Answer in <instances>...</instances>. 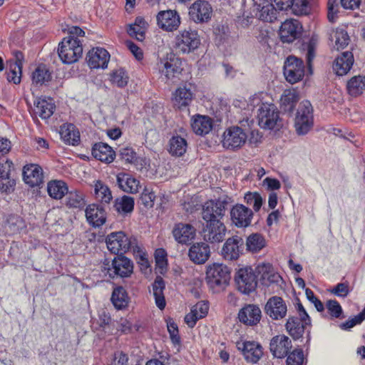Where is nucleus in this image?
Listing matches in <instances>:
<instances>
[{
  "instance_id": "obj_60",
  "label": "nucleus",
  "mask_w": 365,
  "mask_h": 365,
  "mask_svg": "<svg viewBox=\"0 0 365 365\" xmlns=\"http://www.w3.org/2000/svg\"><path fill=\"white\" fill-rule=\"evenodd\" d=\"M146 29L141 28L135 25H130L128 29V34L131 37H135L137 40L142 41L145 38Z\"/></svg>"
},
{
  "instance_id": "obj_36",
  "label": "nucleus",
  "mask_w": 365,
  "mask_h": 365,
  "mask_svg": "<svg viewBox=\"0 0 365 365\" xmlns=\"http://www.w3.org/2000/svg\"><path fill=\"white\" fill-rule=\"evenodd\" d=\"M60 135L63 140L72 145L80 141V133L73 124H64L61 127Z\"/></svg>"
},
{
  "instance_id": "obj_4",
  "label": "nucleus",
  "mask_w": 365,
  "mask_h": 365,
  "mask_svg": "<svg viewBox=\"0 0 365 365\" xmlns=\"http://www.w3.org/2000/svg\"><path fill=\"white\" fill-rule=\"evenodd\" d=\"M58 53L63 63H73L82 56V42L77 38L66 37L58 45Z\"/></svg>"
},
{
  "instance_id": "obj_21",
  "label": "nucleus",
  "mask_w": 365,
  "mask_h": 365,
  "mask_svg": "<svg viewBox=\"0 0 365 365\" xmlns=\"http://www.w3.org/2000/svg\"><path fill=\"white\" fill-rule=\"evenodd\" d=\"M292 346L291 340L285 335H277L272 338L269 343L271 353L279 359L286 356Z\"/></svg>"
},
{
  "instance_id": "obj_58",
  "label": "nucleus",
  "mask_w": 365,
  "mask_h": 365,
  "mask_svg": "<svg viewBox=\"0 0 365 365\" xmlns=\"http://www.w3.org/2000/svg\"><path fill=\"white\" fill-rule=\"evenodd\" d=\"M155 198L154 192L147 188L144 189L140 196V200L146 207H152L153 206Z\"/></svg>"
},
{
  "instance_id": "obj_42",
  "label": "nucleus",
  "mask_w": 365,
  "mask_h": 365,
  "mask_svg": "<svg viewBox=\"0 0 365 365\" xmlns=\"http://www.w3.org/2000/svg\"><path fill=\"white\" fill-rule=\"evenodd\" d=\"M348 93L352 96H358L365 91V76H355L352 77L346 85Z\"/></svg>"
},
{
  "instance_id": "obj_48",
  "label": "nucleus",
  "mask_w": 365,
  "mask_h": 365,
  "mask_svg": "<svg viewBox=\"0 0 365 365\" xmlns=\"http://www.w3.org/2000/svg\"><path fill=\"white\" fill-rule=\"evenodd\" d=\"M111 301L114 307L118 309H123L128 305V297L126 291L122 287H118L113 291Z\"/></svg>"
},
{
  "instance_id": "obj_11",
  "label": "nucleus",
  "mask_w": 365,
  "mask_h": 365,
  "mask_svg": "<svg viewBox=\"0 0 365 365\" xmlns=\"http://www.w3.org/2000/svg\"><path fill=\"white\" fill-rule=\"evenodd\" d=\"M284 75L286 80L291 83L301 81L304 75L303 61L295 56H289L284 62Z\"/></svg>"
},
{
  "instance_id": "obj_15",
  "label": "nucleus",
  "mask_w": 365,
  "mask_h": 365,
  "mask_svg": "<svg viewBox=\"0 0 365 365\" xmlns=\"http://www.w3.org/2000/svg\"><path fill=\"white\" fill-rule=\"evenodd\" d=\"M181 60L171 54L170 57L160 59L158 66L162 75L168 80H172L179 75L182 71Z\"/></svg>"
},
{
  "instance_id": "obj_25",
  "label": "nucleus",
  "mask_w": 365,
  "mask_h": 365,
  "mask_svg": "<svg viewBox=\"0 0 365 365\" xmlns=\"http://www.w3.org/2000/svg\"><path fill=\"white\" fill-rule=\"evenodd\" d=\"M110 271L113 272L115 275L120 277H128L133 271V263L128 257L118 255L112 261V268Z\"/></svg>"
},
{
  "instance_id": "obj_12",
  "label": "nucleus",
  "mask_w": 365,
  "mask_h": 365,
  "mask_svg": "<svg viewBox=\"0 0 365 365\" xmlns=\"http://www.w3.org/2000/svg\"><path fill=\"white\" fill-rule=\"evenodd\" d=\"M236 347L242 352L246 361L250 363H257L263 354L262 346L254 341H238Z\"/></svg>"
},
{
  "instance_id": "obj_57",
  "label": "nucleus",
  "mask_w": 365,
  "mask_h": 365,
  "mask_svg": "<svg viewBox=\"0 0 365 365\" xmlns=\"http://www.w3.org/2000/svg\"><path fill=\"white\" fill-rule=\"evenodd\" d=\"M13 168V163L9 160H0V179H8Z\"/></svg>"
},
{
  "instance_id": "obj_24",
  "label": "nucleus",
  "mask_w": 365,
  "mask_h": 365,
  "mask_svg": "<svg viewBox=\"0 0 365 365\" xmlns=\"http://www.w3.org/2000/svg\"><path fill=\"white\" fill-rule=\"evenodd\" d=\"M261 317V309L255 304H247L238 313L240 322L249 326H254L259 323Z\"/></svg>"
},
{
  "instance_id": "obj_9",
  "label": "nucleus",
  "mask_w": 365,
  "mask_h": 365,
  "mask_svg": "<svg viewBox=\"0 0 365 365\" xmlns=\"http://www.w3.org/2000/svg\"><path fill=\"white\" fill-rule=\"evenodd\" d=\"M237 289L245 294L254 292L257 287V276L251 267L240 268L235 274Z\"/></svg>"
},
{
  "instance_id": "obj_46",
  "label": "nucleus",
  "mask_w": 365,
  "mask_h": 365,
  "mask_svg": "<svg viewBox=\"0 0 365 365\" xmlns=\"http://www.w3.org/2000/svg\"><path fill=\"white\" fill-rule=\"evenodd\" d=\"M94 191L96 197L103 203H110L113 199L110 188L101 180L95 182Z\"/></svg>"
},
{
  "instance_id": "obj_3",
  "label": "nucleus",
  "mask_w": 365,
  "mask_h": 365,
  "mask_svg": "<svg viewBox=\"0 0 365 365\" xmlns=\"http://www.w3.org/2000/svg\"><path fill=\"white\" fill-rule=\"evenodd\" d=\"M230 279V272L226 265L214 263L207 267L206 282L214 292L223 290L228 284Z\"/></svg>"
},
{
  "instance_id": "obj_13",
  "label": "nucleus",
  "mask_w": 365,
  "mask_h": 365,
  "mask_svg": "<svg viewBox=\"0 0 365 365\" xmlns=\"http://www.w3.org/2000/svg\"><path fill=\"white\" fill-rule=\"evenodd\" d=\"M264 312L272 320H281L287 315V306L282 297L273 296L267 300Z\"/></svg>"
},
{
  "instance_id": "obj_18",
  "label": "nucleus",
  "mask_w": 365,
  "mask_h": 365,
  "mask_svg": "<svg viewBox=\"0 0 365 365\" xmlns=\"http://www.w3.org/2000/svg\"><path fill=\"white\" fill-rule=\"evenodd\" d=\"M252 14L259 19L272 22L277 19V11L267 0H259V2H255L252 9Z\"/></svg>"
},
{
  "instance_id": "obj_7",
  "label": "nucleus",
  "mask_w": 365,
  "mask_h": 365,
  "mask_svg": "<svg viewBox=\"0 0 365 365\" xmlns=\"http://www.w3.org/2000/svg\"><path fill=\"white\" fill-rule=\"evenodd\" d=\"M247 135L240 126L233 125L225 129L222 134L223 148L235 150L242 148L246 143Z\"/></svg>"
},
{
  "instance_id": "obj_47",
  "label": "nucleus",
  "mask_w": 365,
  "mask_h": 365,
  "mask_svg": "<svg viewBox=\"0 0 365 365\" xmlns=\"http://www.w3.org/2000/svg\"><path fill=\"white\" fill-rule=\"evenodd\" d=\"M66 205L71 208H81L85 205L84 195L78 190L68 191Z\"/></svg>"
},
{
  "instance_id": "obj_1",
  "label": "nucleus",
  "mask_w": 365,
  "mask_h": 365,
  "mask_svg": "<svg viewBox=\"0 0 365 365\" xmlns=\"http://www.w3.org/2000/svg\"><path fill=\"white\" fill-rule=\"evenodd\" d=\"M106 245L108 249L114 254L131 250L142 267H149L147 255L143 249L138 245L135 237L128 236L123 232H112L107 236Z\"/></svg>"
},
{
  "instance_id": "obj_5",
  "label": "nucleus",
  "mask_w": 365,
  "mask_h": 365,
  "mask_svg": "<svg viewBox=\"0 0 365 365\" xmlns=\"http://www.w3.org/2000/svg\"><path fill=\"white\" fill-rule=\"evenodd\" d=\"M313 108L308 101H302L297 111L294 127L299 135L307 134L313 127Z\"/></svg>"
},
{
  "instance_id": "obj_22",
  "label": "nucleus",
  "mask_w": 365,
  "mask_h": 365,
  "mask_svg": "<svg viewBox=\"0 0 365 365\" xmlns=\"http://www.w3.org/2000/svg\"><path fill=\"white\" fill-rule=\"evenodd\" d=\"M195 93L191 89V85L179 86L173 94V102L175 107L182 109L187 107L192 101Z\"/></svg>"
},
{
  "instance_id": "obj_59",
  "label": "nucleus",
  "mask_w": 365,
  "mask_h": 365,
  "mask_svg": "<svg viewBox=\"0 0 365 365\" xmlns=\"http://www.w3.org/2000/svg\"><path fill=\"white\" fill-rule=\"evenodd\" d=\"M330 292L339 297H346L349 293V287L348 283H339Z\"/></svg>"
},
{
  "instance_id": "obj_34",
  "label": "nucleus",
  "mask_w": 365,
  "mask_h": 365,
  "mask_svg": "<svg viewBox=\"0 0 365 365\" xmlns=\"http://www.w3.org/2000/svg\"><path fill=\"white\" fill-rule=\"evenodd\" d=\"M118 187L126 192L136 193L138 192L140 182L135 178L126 173H119L117 175Z\"/></svg>"
},
{
  "instance_id": "obj_41",
  "label": "nucleus",
  "mask_w": 365,
  "mask_h": 365,
  "mask_svg": "<svg viewBox=\"0 0 365 365\" xmlns=\"http://www.w3.org/2000/svg\"><path fill=\"white\" fill-rule=\"evenodd\" d=\"M113 207L118 213L123 215L131 213L134 208V199L127 195L116 198Z\"/></svg>"
},
{
  "instance_id": "obj_10",
  "label": "nucleus",
  "mask_w": 365,
  "mask_h": 365,
  "mask_svg": "<svg viewBox=\"0 0 365 365\" xmlns=\"http://www.w3.org/2000/svg\"><path fill=\"white\" fill-rule=\"evenodd\" d=\"M227 228L222 220L203 224L202 233L205 242L211 244L220 243L224 240Z\"/></svg>"
},
{
  "instance_id": "obj_23",
  "label": "nucleus",
  "mask_w": 365,
  "mask_h": 365,
  "mask_svg": "<svg viewBox=\"0 0 365 365\" xmlns=\"http://www.w3.org/2000/svg\"><path fill=\"white\" fill-rule=\"evenodd\" d=\"M110 58L108 52L103 48H92L87 55V62L91 68H106Z\"/></svg>"
},
{
  "instance_id": "obj_50",
  "label": "nucleus",
  "mask_w": 365,
  "mask_h": 365,
  "mask_svg": "<svg viewBox=\"0 0 365 365\" xmlns=\"http://www.w3.org/2000/svg\"><path fill=\"white\" fill-rule=\"evenodd\" d=\"M51 79V73L44 66H38L32 74V81L36 85H43Z\"/></svg>"
},
{
  "instance_id": "obj_30",
  "label": "nucleus",
  "mask_w": 365,
  "mask_h": 365,
  "mask_svg": "<svg viewBox=\"0 0 365 365\" xmlns=\"http://www.w3.org/2000/svg\"><path fill=\"white\" fill-rule=\"evenodd\" d=\"M175 240L180 244H187L195 237V229L189 224L179 223L173 230Z\"/></svg>"
},
{
  "instance_id": "obj_43",
  "label": "nucleus",
  "mask_w": 365,
  "mask_h": 365,
  "mask_svg": "<svg viewBox=\"0 0 365 365\" xmlns=\"http://www.w3.org/2000/svg\"><path fill=\"white\" fill-rule=\"evenodd\" d=\"M187 141L179 136H173L169 141V153L172 155L182 156L187 150Z\"/></svg>"
},
{
  "instance_id": "obj_61",
  "label": "nucleus",
  "mask_w": 365,
  "mask_h": 365,
  "mask_svg": "<svg viewBox=\"0 0 365 365\" xmlns=\"http://www.w3.org/2000/svg\"><path fill=\"white\" fill-rule=\"evenodd\" d=\"M327 307L332 317L338 318L342 313V309L336 300H329L327 302Z\"/></svg>"
},
{
  "instance_id": "obj_62",
  "label": "nucleus",
  "mask_w": 365,
  "mask_h": 365,
  "mask_svg": "<svg viewBox=\"0 0 365 365\" xmlns=\"http://www.w3.org/2000/svg\"><path fill=\"white\" fill-rule=\"evenodd\" d=\"M339 5L337 4V0H328L327 2V9L328 14L327 17L329 21L334 22L336 18V14L338 12Z\"/></svg>"
},
{
  "instance_id": "obj_26",
  "label": "nucleus",
  "mask_w": 365,
  "mask_h": 365,
  "mask_svg": "<svg viewBox=\"0 0 365 365\" xmlns=\"http://www.w3.org/2000/svg\"><path fill=\"white\" fill-rule=\"evenodd\" d=\"M23 178L30 187H37L43 182L42 168L36 164L26 165L23 169Z\"/></svg>"
},
{
  "instance_id": "obj_32",
  "label": "nucleus",
  "mask_w": 365,
  "mask_h": 365,
  "mask_svg": "<svg viewBox=\"0 0 365 365\" xmlns=\"http://www.w3.org/2000/svg\"><path fill=\"white\" fill-rule=\"evenodd\" d=\"M92 155L96 159L106 163H112L115 157L113 148L104 143H96L92 148Z\"/></svg>"
},
{
  "instance_id": "obj_17",
  "label": "nucleus",
  "mask_w": 365,
  "mask_h": 365,
  "mask_svg": "<svg viewBox=\"0 0 365 365\" xmlns=\"http://www.w3.org/2000/svg\"><path fill=\"white\" fill-rule=\"evenodd\" d=\"M231 220L237 227H248L252 220V211L241 204L233 206L230 211Z\"/></svg>"
},
{
  "instance_id": "obj_19",
  "label": "nucleus",
  "mask_w": 365,
  "mask_h": 365,
  "mask_svg": "<svg viewBox=\"0 0 365 365\" xmlns=\"http://www.w3.org/2000/svg\"><path fill=\"white\" fill-rule=\"evenodd\" d=\"M158 26L167 31L177 30L180 24V18L176 11H162L157 15Z\"/></svg>"
},
{
  "instance_id": "obj_39",
  "label": "nucleus",
  "mask_w": 365,
  "mask_h": 365,
  "mask_svg": "<svg viewBox=\"0 0 365 365\" xmlns=\"http://www.w3.org/2000/svg\"><path fill=\"white\" fill-rule=\"evenodd\" d=\"M47 191L51 197L60 200L68 192V187L62 180H52L47 185Z\"/></svg>"
},
{
  "instance_id": "obj_53",
  "label": "nucleus",
  "mask_w": 365,
  "mask_h": 365,
  "mask_svg": "<svg viewBox=\"0 0 365 365\" xmlns=\"http://www.w3.org/2000/svg\"><path fill=\"white\" fill-rule=\"evenodd\" d=\"M246 203L252 206L254 210L257 212L262 207L263 200L262 196L257 192H248L245 195Z\"/></svg>"
},
{
  "instance_id": "obj_14",
  "label": "nucleus",
  "mask_w": 365,
  "mask_h": 365,
  "mask_svg": "<svg viewBox=\"0 0 365 365\" xmlns=\"http://www.w3.org/2000/svg\"><path fill=\"white\" fill-rule=\"evenodd\" d=\"M244 240L237 235L229 237L222 248V255L227 260H236L242 254Z\"/></svg>"
},
{
  "instance_id": "obj_56",
  "label": "nucleus",
  "mask_w": 365,
  "mask_h": 365,
  "mask_svg": "<svg viewBox=\"0 0 365 365\" xmlns=\"http://www.w3.org/2000/svg\"><path fill=\"white\" fill-rule=\"evenodd\" d=\"M364 320H365V307L358 315L342 323L341 328L343 329H349L356 324H361Z\"/></svg>"
},
{
  "instance_id": "obj_54",
  "label": "nucleus",
  "mask_w": 365,
  "mask_h": 365,
  "mask_svg": "<svg viewBox=\"0 0 365 365\" xmlns=\"http://www.w3.org/2000/svg\"><path fill=\"white\" fill-rule=\"evenodd\" d=\"M22 67H19L18 64H10L9 71L7 73V79L9 82L18 84L21 81Z\"/></svg>"
},
{
  "instance_id": "obj_35",
  "label": "nucleus",
  "mask_w": 365,
  "mask_h": 365,
  "mask_svg": "<svg viewBox=\"0 0 365 365\" xmlns=\"http://www.w3.org/2000/svg\"><path fill=\"white\" fill-rule=\"evenodd\" d=\"M299 101V96L294 89H287L281 96V108L287 113L292 112L297 102Z\"/></svg>"
},
{
  "instance_id": "obj_31",
  "label": "nucleus",
  "mask_w": 365,
  "mask_h": 365,
  "mask_svg": "<svg viewBox=\"0 0 365 365\" xmlns=\"http://www.w3.org/2000/svg\"><path fill=\"white\" fill-rule=\"evenodd\" d=\"M191 127L197 135H204L212 130V120L209 116L197 114L191 118Z\"/></svg>"
},
{
  "instance_id": "obj_20",
  "label": "nucleus",
  "mask_w": 365,
  "mask_h": 365,
  "mask_svg": "<svg viewBox=\"0 0 365 365\" xmlns=\"http://www.w3.org/2000/svg\"><path fill=\"white\" fill-rule=\"evenodd\" d=\"M211 14L212 7L206 1H196L189 9L190 17L196 23L207 21L211 17Z\"/></svg>"
},
{
  "instance_id": "obj_52",
  "label": "nucleus",
  "mask_w": 365,
  "mask_h": 365,
  "mask_svg": "<svg viewBox=\"0 0 365 365\" xmlns=\"http://www.w3.org/2000/svg\"><path fill=\"white\" fill-rule=\"evenodd\" d=\"M272 269V267L269 263H262L257 266V270L262 274L263 279L267 278L270 282H277L280 277L277 274L271 273Z\"/></svg>"
},
{
  "instance_id": "obj_51",
  "label": "nucleus",
  "mask_w": 365,
  "mask_h": 365,
  "mask_svg": "<svg viewBox=\"0 0 365 365\" xmlns=\"http://www.w3.org/2000/svg\"><path fill=\"white\" fill-rule=\"evenodd\" d=\"M110 81L119 88L125 87L128 82V76L123 68L117 69L110 75Z\"/></svg>"
},
{
  "instance_id": "obj_49",
  "label": "nucleus",
  "mask_w": 365,
  "mask_h": 365,
  "mask_svg": "<svg viewBox=\"0 0 365 365\" xmlns=\"http://www.w3.org/2000/svg\"><path fill=\"white\" fill-rule=\"evenodd\" d=\"M119 155L120 158L125 163H138V161H140L141 165H145L148 163L145 159L138 158L136 153L132 148L130 147H124L120 148L119 150Z\"/></svg>"
},
{
  "instance_id": "obj_33",
  "label": "nucleus",
  "mask_w": 365,
  "mask_h": 365,
  "mask_svg": "<svg viewBox=\"0 0 365 365\" xmlns=\"http://www.w3.org/2000/svg\"><path fill=\"white\" fill-rule=\"evenodd\" d=\"M35 112L42 119L49 118L53 113L56 106L52 98H39L34 102Z\"/></svg>"
},
{
  "instance_id": "obj_63",
  "label": "nucleus",
  "mask_w": 365,
  "mask_h": 365,
  "mask_svg": "<svg viewBox=\"0 0 365 365\" xmlns=\"http://www.w3.org/2000/svg\"><path fill=\"white\" fill-rule=\"evenodd\" d=\"M191 309L192 310V312L197 314V316L202 319L207 315L209 306L207 302L201 301L194 305Z\"/></svg>"
},
{
  "instance_id": "obj_16",
  "label": "nucleus",
  "mask_w": 365,
  "mask_h": 365,
  "mask_svg": "<svg viewBox=\"0 0 365 365\" xmlns=\"http://www.w3.org/2000/svg\"><path fill=\"white\" fill-rule=\"evenodd\" d=\"M302 31L300 22L296 19H287L280 27L279 36L284 43H292L298 38Z\"/></svg>"
},
{
  "instance_id": "obj_6",
  "label": "nucleus",
  "mask_w": 365,
  "mask_h": 365,
  "mask_svg": "<svg viewBox=\"0 0 365 365\" xmlns=\"http://www.w3.org/2000/svg\"><path fill=\"white\" fill-rule=\"evenodd\" d=\"M200 44V38L195 30L180 31L175 37V48L181 53H189L197 49Z\"/></svg>"
},
{
  "instance_id": "obj_45",
  "label": "nucleus",
  "mask_w": 365,
  "mask_h": 365,
  "mask_svg": "<svg viewBox=\"0 0 365 365\" xmlns=\"http://www.w3.org/2000/svg\"><path fill=\"white\" fill-rule=\"evenodd\" d=\"M290 7L296 15L307 14L309 11V0H287L286 6H282V9Z\"/></svg>"
},
{
  "instance_id": "obj_44",
  "label": "nucleus",
  "mask_w": 365,
  "mask_h": 365,
  "mask_svg": "<svg viewBox=\"0 0 365 365\" xmlns=\"http://www.w3.org/2000/svg\"><path fill=\"white\" fill-rule=\"evenodd\" d=\"M266 245L264 237L259 233H253L246 240L247 250L252 253L259 252Z\"/></svg>"
},
{
  "instance_id": "obj_8",
  "label": "nucleus",
  "mask_w": 365,
  "mask_h": 365,
  "mask_svg": "<svg viewBox=\"0 0 365 365\" xmlns=\"http://www.w3.org/2000/svg\"><path fill=\"white\" fill-rule=\"evenodd\" d=\"M227 205V200L222 198L206 202L203 205L202 210V218L205 223L221 220L225 215Z\"/></svg>"
},
{
  "instance_id": "obj_40",
  "label": "nucleus",
  "mask_w": 365,
  "mask_h": 365,
  "mask_svg": "<svg viewBox=\"0 0 365 365\" xmlns=\"http://www.w3.org/2000/svg\"><path fill=\"white\" fill-rule=\"evenodd\" d=\"M330 40L334 43V47L336 50L344 49L350 41L346 31L341 28H337L331 33Z\"/></svg>"
},
{
  "instance_id": "obj_64",
  "label": "nucleus",
  "mask_w": 365,
  "mask_h": 365,
  "mask_svg": "<svg viewBox=\"0 0 365 365\" xmlns=\"http://www.w3.org/2000/svg\"><path fill=\"white\" fill-rule=\"evenodd\" d=\"M156 265L162 269L167 266V253L163 249H158L155 252Z\"/></svg>"
},
{
  "instance_id": "obj_2",
  "label": "nucleus",
  "mask_w": 365,
  "mask_h": 365,
  "mask_svg": "<svg viewBox=\"0 0 365 365\" xmlns=\"http://www.w3.org/2000/svg\"><path fill=\"white\" fill-rule=\"evenodd\" d=\"M262 93L256 94L250 100V105L254 107L261 103L257 112L258 124L263 129L279 130L282 126L279 111L274 103L262 102Z\"/></svg>"
},
{
  "instance_id": "obj_55",
  "label": "nucleus",
  "mask_w": 365,
  "mask_h": 365,
  "mask_svg": "<svg viewBox=\"0 0 365 365\" xmlns=\"http://www.w3.org/2000/svg\"><path fill=\"white\" fill-rule=\"evenodd\" d=\"M304 353L302 349H295L291 352L287 359V365H302Z\"/></svg>"
},
{
  "instance_id": "obj_37",
  "label": "nucleus",
  "mask_w": 365,
  "mask_h": 365,
  "mask_svg": "<svg viewBox=\"0 0 365 365\" xmlns=\"http://www.w3.org/2000/svg\"><path fill=\"white\" fill-rule=\"evenodd\" d=\"M307 324L301 322L298 317H289L285 324L286 329L294 339L301 338L304 332Z\"/></svg>"
},
{
  "instance_id": "obj_27",
  "label": "nucleus",
  "mask_w": 365,
  "mask_h": 365,
  "mask_svg": "<svg viewBox=\"0 0 365 365\" xmlns=\"http://www.w3.org/2000/svg\"><path fill=\"white\" fill-rule=\"evenodd\" d=\"M210 248L205 242L194 243L189 249L190 259L195 264H204L210 257Z\"/></svg>"
},
{
  "instance_id": "obj_28",
  "label": "nucleus",
  "mask_w": 365,
  "mask_h": 365,
  "mask_svg": "<svg viewBox=\"0 0 365 365\" xmlns=\"http://www.w3.org/2000/svg\"><path fill=\"white\" fill-rule=\"evenodd\" d=\"M85 212L88 222L94 227H100L106 222V215L105 210L99 205H89L86 207Z\"/></svg>"
},
{
  "instance_id": "obj_38",
  "label": "nucleus",
  "mask_w": 365,
  "mask_h": 365,
  "mask_svg": "<svg viewBox=\"0 0 365 365\" xmlns=\"http://www.w3.org/2000/svg\"><path fill=\"white\" fill-rule=\"evenodd\" d=\"M153 296L155 297V304L160 309H163L165 307V300L163 294V290L165 285L163 279L157 277L152 284Z\"/></svg>"
},
{
  "instance_id": "obj_29",
  "label": "nucleus",
  "mask_w": 365,
  "mask_h": 365,
  "mask_svg": "<svg viewBox=\"0 0 365 365\" xmlns=\"http://www.w3.org/2000/svg\"><path fill=\"white\" fill-rule=\"evenodd\" d=\"M354 55L350 51L343 52L334 61L333 69L338 76L346 75L354 64Z\"/></svg>"
}]
</instances>
